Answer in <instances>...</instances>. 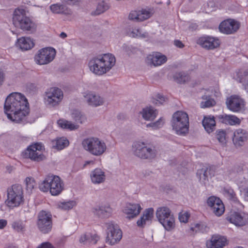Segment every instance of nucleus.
I'll return each mask as SVG.
<instances>
[{
  "mask_svg": "<svg viewBox=\"0 0 248 248\" xmlns=\"http://www.w3.org/2000/svg\"><path fill=\"white\" fill-rule=\"evenodd\" d=\"M82 95L88 105L94 107L100 106L104 103V98L93 91H87L82 93Z\"/></svg>",
  "mask_w": 248,
  "mask_h": 248,
  "instance_id": "16",
  "label": "nucleus"
},
{
  "mask_svg": "<svg viewBox=\"0 0 248 248\" xmlns=\"http://www.w3.org/2000/svg\"><path fill=\"white\" fill-rule=\"evenodd\" d=\"M172 214L170 209L167 206H159L155 211V216L159 222Z\"/></svg>",
  "mask_w": 248,
  "mask_h": 248,
  "instance_id": "29",
  "label": "nucleus"
},
{
  "mask_svg": "<svg viewBox=\"0 0 248 248\" xmlns=\"http://www.w3.org/2000/svg\"><path fill=\"white\" fill-rule=\"evenodd\" d=\"M228 220L236 226H242L248 222V219L243 213L231 212L227 217Z\"/></svg>",
  "mask_w": 248,
  "mask_h": 248,
  "instance_id": "20",
  "label": "nucleus"
},
{
  "mask_svg": "<svg viewBox=\"0 0 248 248\" xmlns=\"http://www.w3.org/2000/svg\"><path fill=\"white\" fill-rule=\"evenodd\" d=\"M222 119L223 123L232 125L239 124L241 122V119L232 115H223Z\"/></svg>",
  "mask_w": 248,
  "mask_h": 248,
  "instance_id": "41",
  "label": "nucleus"
},
{
  "mask_svg": "<svg viewBox=\"0 0 248 248\" xmlns=\"http://www.w3.org/2000/svg\"><path fill=\"white\" fill-rule=\"evenodd\" d=\"M64 183L61 178L53 174L47 175L39 186L41 191L49 192L54 196L60 195L64 190Z\"/></svg>",
  "mask_w": 248,
  "mask_h": 248,
  "instance_id": "3",
  "label": "nucleus"
},
{
  "mask_svg": "<svg viewBox=\"0 0 248 248\" xmlns=\"http://www.w3.org/2000/svg\"><path fill=\"white\" fill-rule=\"evenodd\" d=\"M240 186L241 187L242 189L244 190L246 195L248 197V183L247 184L246 188H243L242 187L243 186Z\"/></svg>",
  "mask_w": 248,
  "mask_h": 248,
  "instance_id": "58",
  "label": "nucleus"
},
{
  "mask_svg": "<svg viewBox=\"0 0 248 248\" xmlns=\"http://www.w3.org/2000/svg\"><path fill=\"white\" fill-rule=\"evenodd\" d=\"M198 41L202 47L207 49L215 48L219 46L220 43L217 38L210 36L202 37Z\"/></svg>",
  "mask_w": 248,
  "mask_h": 248,
  "instance_id": "19",
  "label": "nucleus"
},
{
  "mask_svg": "<svg viewBox=\"0 0 248 248\" xmlns=\"http://www.w3.org/2000/svg\"><path fill=\"white\" fill-rule=\"evenodd\" d=\"M90 178L91 182L94 184L103 183L106 179L105 171L101 168H97L91 171Z\"/></svg>",
  "mask_w": 248,
  "mask_h": 248,
  "instance_id": "23",
  "label": "nucleus"
},
{
  "mask_svg": "<svg viewBox=\"0 0 248 248\" xmlns=\"http://www.w3.org/2000/svg\"><path fill=\"white\" fill-rule=\"evenodd\" d=\"M37 225L39 230L43 233H47L51 229V215L44 211L38 215Z\"/></svg>",
  "mask_w": 248,
  "mask_h": 248,
  "instance_id": "14",
  "label": "nucleus"
},
{
  "mask_svg": "<svg viewBox=\"0 0 248 248\" xmlns=\"http://www.w3.org/2000/svg\"><path fill=\"white\" fill-rule=\"evenodd\" d=\"M148 144V141L146 140H139L135 141L132 145V151L135 155L139 157L138 151L141 153H146V150L147 145Z\"/></svg>",
  "mask_w": 248,
  "mask_h": 248,
  "instance_id": "35",
  "label": "nucleus"
},
{
  "mask_svg": "<svg viewBox=\"0 0 248 248\" xmlns=\"http://www.w3.org/2000/svg\"><path fill=\"white\" fill-rule=\"evenodd\" d=\"M4 76L3 71L0 69V85H1L4 81Z\"/></svg>",
  "mask_w": 248,
  "mask_h": 248,
  "instance_id": "57",
  "label": "nucleus"
},
{
  "mask_svg": "<svg viewBox=\"0 0 248 248\" xmlns=\"http://www.w3.org/2000/svg\"><path fill=\"white\" fill-rule=\"evenodd\" d=\"M216 136L218 141L221 143L224 144L226 142L227 137L225 131L223 130L217 131Z\"/></svg>",
  "mask_w": 248,
  "mask_h": 248,
  "instance_id": "50",
  "label": "nucleus"
},
{
  "mask_svg": "<svg viewBox=\"0 0 248 248\" xmlns=\"http://www.w3.org/2000/svg\"><path fill=\"white\" fill-rule=\"evenodd\" d=\"M24 201L22 186L18 184L12 186L8 190L7 199L5 201L7 206L12 209L17 207L23 203Z\"/></svg>",
  "mask_w": 248,
  "mask_h": 248,
  "instance_id": "6",
  "label": "nucleus"
},
{
  "mask_svg": "<svg viewBox=\"0 0 248 248\" xmlns=\"http://www.w3.org/2000/svg\"><path fill=\"white\" fill-rule=\"evenodd\" d=\"M12 227L14 231L17 232H23L25 230V225L22 220L14 221L12 224Z\"/></svg>",
  "mask_w": 248,
  "mask_h": 248,
  "instance_id": "46",
  "label": "nucleus"
},
{
  "mask_svg": "<svg viewBox=\"0 0 248 248\" xmlns=\"http://www.w3.org/2000/svg\"><path fill=\"white\" fill-rule=\"evenodd\" d=\"M167 61V58L162 53L153 52L147 55L145 58L146 63L150 66L157 67L164 64Z\"/></svg>",
  "mask_w": 248,
  "mask_h": 248,
  "instance_id": "15",
  "label": "nucleus"
},
{
  "mask_svg": "<svg viewBox=\"0 0 248 248\" xmlns=\"http://www.w3.org/2000/svg\"><path fill=\"white\" fill-rule=\"evenodd\" d=\"M13 22L15 26L20 27L21 29L26 31H33L36 25L31 19L26 16L24 9L17 8L13 14Z\"/></svg>",
  "mask_w": 248,
  "mask_h": 248,
  "instance_id": "7",
  "label": "nucleus"
},
{
  "mask_svg": "<svg viewBox=\"0 0 248 248\" xmlns=\"http://www.w3.org/2000/svg\"><path fill=\"white\" fill-rule=\"evenodd\" d=\"M152 15L153 13L150 9H137L129 13L128 19L136 22H141L149 19Z\"/></svg>",
  "mask_w": 248,
  "mask_h": 248,
  "instance_id": "17",
  "label": "nucleus"
},
{
  "mask_svg": "<svg viewBox=\"0 0 248 248\" xmlns=\"http://www.w3.org/2000/svg\"><path fill=\"white\" fill-rule=\"evenodd\" d=\"M164 119L162 118L159 119L157 121L147 125L148 127H151L153 129H157L162 127L164 124Z\"/></svg>",
  "mask_w": 248,
  "mask_h": 248,
  "instance_id": "48",
  "label": "nucleus"
},
{
  "mask_svg": "<svg viewBox=\"0 0 248 248\" xmlns=\"http://www.w3.org/2000/svg\"><path fill=\"white\" fill-rule=\"evenodd\" d=\"M243 85H244L245 89L246 90H248V82L245 84H244Z\"/></svg>",
  "mask_w": 248,
  "mask_h": 248,
  "instance_id": "61",
  "label": "nucleus"
},
{
  "mask_svg": "<svg viewBox=\"0 0 248 248\" xmlns=\"http://www.w3.org/2000/svg\"><path fill=\"white\" fill-rule=\"evenodd\" d=\"M209 92V90H205L204 94L201 97V101L200 104L201 108H210L216 105L215 100L211 97Z\"/></svg>",
  "mask_w": 248,
  "mask_h": 248,
  "instance_id": "30",
  "label": "nucleus"
},
{
  "mask_svg": "<svg viewBox=\"0 0 248 248\" xmlns=\"http://www.w3.org/2000/svg\"><path fill=\"white\" fill-rule=\"evenodd\" d=\"M116 59L113 55L106 53L93 58L89 62L90 71L95 75L101 76L109 72L115 65Z\"/></svg>",
  "mask_w": 248,
  "mask_h": 248,
  "instance_id": "2",
  "label": "nucleus"
},
{
  "mask_svg": "<svg viewBox=\"0 0 248 248\" xmlns=\"http://www.w3.org/2000/svg\"><path fill=\"white\" fill-rule=\"evenodd\" d=\"M24 182L26 185L27 192L29 194L32 193L36 186V183L34 179L31 177H28L25 179Z\"/></svg>",
  "mask_w": 248,
  "mask_h": 248,
  "instance_id": "43",
  "label": "nucleus"
},
{
  "mask_svg": "<svg viewBox=\"0 0 248 248\" xmlns=\"http://www.w3.org/2000/svg\"><path fill=\"white\" fill-rule=\"evenodd\" d=\"M243 248V247H240V246H239V247H236V248Z\"/></svg>",
  "mask_w": 248,
  "mask_h": 248,
  "instance_id": "62",
  "label": "nucleus"
},
{
  "mask_svg": "<svg viewBox=\"0 0 248 248\" xmlns=\"http://www.w3.org/2000/svg\"><path fill=\"white\" fill-rule=\"evenodd\" d=\"M89 234L88 242L93 244L96 243L99 239L98 236L95 233L93 234L89 233Z\"/></svg>",
  "mask_w": 248,
  "mask_h": 248,
  "instance_id": "52",
  "label": "nucleus"
},
{
  "mask_svg": "<svg viewBox=\"0 0 248 248\" xmlns=\"http://www.w3.org/2000/svg\"><path fill=\"white\" fill-rule=\"evenodd\" d=\"M128 34L130 36L136 38H143L148 36V33L146 31L138 27L129 30Z\"/></svg>",
  "mask_w": 248,
  "mask_h": 248,
  "instance_id": "39",
  "label": "nucleus"
},
{
  "mask_svg": "<svg viewBox=\"0 0 248 248\" xmlns=\"http://www.w3.org/2000/svg\"><path fill=\"white\" fill-rule=\"evenodd\" d=\"M89 237V233L81 235L79 241L80 243H85L88 242V238Z\"/></svg>",
  "mask_w": 248,
  "mask_h": 248,
  "instance_id": "54",
  "label": "nucleus"
},
{
  "mask_svg": "<svg viewBox=\"0 0 248 248\" xmlns=\"http://www.w3.org/2000/svg\"><path fill=\"white\" fill-rule=\"evenodd\" d=\"M45 146L41 142L32 143L22 152L23 157L32 161L40 162L46 158L44 155Z\"/></svg>",
  "mask_w": 248,
  "mask_h": 248,
  "instance_id": "8",
  "label": "nucleus"
},
{
  "mask_svg": "<svg viewBox=\"0 0 248 248\" xmlns=\"http://www.w3.org/2000/svg\"><path fill=\"white\" fill-rule=\"evenodd\" d=\"M71 118L75 122V124H82L85 120V117L78 110H72L70 113Z\"/></svg>",
  "mask_w": 248,
  "mask_h": 248,
  "instance_id": "45",
  "label": "nucleus"
},
{
  "mask_svg": "<svg viewBox=\"0 0 248 248\" xmlns=\"http://www.w3.org/2000/svg\"><path fill=\"white\" fill-rule=\"evenodd\" d=\"M240 27V23L237 20L229 18L221 22L219 26V31L226 34L236 32Z\"/></svg>",
  "mask_w": 248,
  "mask_h": 248,
  "instance_id": "13",
  "label": "nucleus"
},
{
  "mask_svg": "<svg viewBox=\"0 0 248 248\" xmlns=\"http://www.w3.org/2000/svg\"><path fill=\"white\" fill-rule=\"evenodd\" d=\"M51 144L52 148L57 150H61L67 147L69 142L66 138L61 137L52 140Z\"/></svg>",
  "mask_w": 248,
  "mask_h": 248,
  "instance_id": "34",
  "label": "nucleus"
},
{
  "mask_svg": "<svg viewBox=\"0 0 248 248\" xmlns=\"http://www.w3.org/2000/svg\"><path fill=\"white\" fill-rule=\"evenodd\" d=\"M77 202L74 200L60 201L56 202L55 207L60 210L68 211L72 209L77 205Z\"/></svg>",
  "mask_w": 248,
  "mask_h": 248,
  "instance_id": "32",
  "label": "nucleus"
},
{
  "mask_svg": "<svg viewBox=\"0 0 248 248\" xmlns=\"http://www.w3.org/2000/svg\"><path fill=\"white\" fill-rule=\"evenodd\" d=\"M57 124L58 126L62 129L70 131L76 130L79 127L78 124L72 123L64 119H60L58 120Z\"/></svg>",
  "mask_w": 248,
  "mask_h": 248,
  "instance_id": "37",
  "label": "nucleus"
},
{
  "mask_svg": "<svg viewBox=\"0 0 248 248\" xmlns=\"http://www.w3.org/2000/svg\"><path fill=\"white\" fill-rule=\"evenodd\" d=\"M56 55V50L51 47L42 48L35 53L34 61L39 65H46L51 62Z\"/></svg>",
  "mask_w": 248,
  "mask_h": 248,
  "instance_id": "9",
  "label": "nucleus"
},
{
  "mask_svg": "<svg viewBox=\"0 0 248 248\" xmlns=\"http://www.w3.org/2000/svg\"><path fill=\"white\" fill-rule=\"evenodd\" d=\"M207 204L217 216L219 217L224 212L225 208L223 202L217 197H209L207 200Z\"/></svg>",
  "mask_w": 248,
  "mask_h": 248,
  "instance_id": "18",
  "label": "nucleus"
},
{
  "mask_svg": "<svg viewBox=\"0 0 248 248\" xmlns=\"http://www.w3.org/2000/svg\"><path fill=\"white\" fill-rule=\"evenodd\" d=\"M7 224V221L5 219H0V229H4Z\"/></svg>",
  "mask_w": 248,
  "mask_h": 248,
  "instance_id": "55",
  "label": "nucleus"
},
{
  "mask_svg": "<svg viewBox=\"0 0 248 248\" xmlns=\"http://www.w3.org/2000/svg\"><path fill=\"white\" fill-rule=\"evenodd\" d=\"M49 9L52 13L55 14H66L65 6L60 3H55L51 5Z\"/></svg>",
  "mask_w": 248,
  "mask_h": 248,
  "instance_id": "44",
  "label": "nucleus"
},
{
  "mask_svg": "<svg viewBox=\"0 0 248 248\" xmlns=\"http://www.w3.org/2000/svg\"><path fill=\"white\" fill-rule=\"evenodd\" d=\"M248 140V132L245 130L238 129L233 133V141L235 144L242 145Z\"/></svg>",
  "mask_w": 248,
  "mask_h": 248,
  "instance_id": "27",
  "label": "nucleus"
},
{
  "mask_svg": "<svg viewBox=\"0 0 248 248\" xmlns=\"http://www.w3.org/2000/svg\"><path fill=\"white\" fill-rule=\"evenodd\" d=\"M174 43L175 46L179 48H182L184 46L183 43L179 40H175Z\"/></svg>",
  "mask_w": 248,
  "mask_h": 248,
  "instance_id": "56",
  "label": "nucleus"
},
{
  "mask_svg": "<svg viewBox=\"0 0 248 248\" xmlns=\"http://www.w3.org/2000/svg\"><path fill=\"white\" fill-rule=\"evenodd\" d=\"M226 105L230 110L237 112L239 111L244 106V101L237 96H232L227 99Z\"/></svg>",
  "mask_w": 248,
  "mask_h": 248,
  "instance_id": "22",
  "label": "nucleus"
},
{
  "mask_svg": "<svg viewBox=\"0 0 248 248\" xmlns=\"http://www.w3.org/2000/svg\"><path fill=\"white\" fill-rule=\"evenodd\" d=\"M140 113L142 118L146 121H153L157 116V111L156 109L151 106H147L142 108Z\"/></svg>",
  "mask_w": 248,
  "mask_h": 248,
  "instance_id": "28",
  "label": "nucleus"
},
{
  "mask_svg": "<svg viewBox=\"0 0 248 248\" xmlns=\"http://www.w3.org/2000/svg\"><path fill=\"white\" fill-rule=\"evenodd\" d=\"M210 169H207L205 170L202 169L198 170L197 172V176L199 179L200 183L207 186L209 184V175L210 174Z\"/></svg>",
  "mask_w": 248,
  "mask_h": 248,
  "instance_id": "36",
  "label": "nucleus"
},
{
  "mask_svg": "<svg viewBox=\"0 0 248 248\" xmlns=\"http://www.w3.org/2000/svg\"><path fill=\"white\" fill-rule=\"evenodd\" d=\"M166 101V98L161 94H155L152 99L153 103L156 105H160L163 104Z\"/></svg>",
  "mask_w": 248,
  "mask_h": 248,
  "instance_id": "47",
  "label": "nucleus"
},
{
  "mask_svg": "<svg viewBox=\"0 0 248 248\" xmlns=\"http://www.w3.org/2000/svg\"><path fill=\"white\" fill-rule=\"evenodd\" d=\"M108 9V5L104 1L100 2L96 8V13L97 14H100Z\"/></svg>",
  "mask_w": 248,
  "mask_h": 248,
  "instance_id": "51",
  "label": "nucleus"
},
{
  "mask_svg": "<svg viewBox=\"0 0 248 248\" xmlns=\"http://www.w3.org/2000/svg\"><path fill=\"white\" fill-rule=\"evenodd\" d=\"M112 212V209L108 203L102 204L93 209L94 214L101 218L109 217L111 216Z\"/></svg>",
  "mask_w": 248,
  "mask_h": 248,
  "instance_id": "21",
  "label": "nucleus"
},
{
  "mask_svg": "<svg viewBox=\"0 0 248 248\" xmlns=\"http://www.w3.org/2000/svg\"><path fill=\"white\" fill-rule=\"evenodd\" d=\"M154 210L153 208L146 209L142 216L137 220V224L139 227H143L145 225L151 222L154 217Z\"/></svg>",
  "mask_w": 248,
  "mask_h": 248,
  "instance_id": "24",
  "label": "nucleus"
},
{
  "mask_svg": "<svg viewBox=\"0 0 248 248\" xmlns=\"http://www.w3.org/2000/svg\"><path fill=\"white\" fill-rule=\"evenodd\" d=\"M63 98V93L62 90L58 88L53 87L45 92L44 100L47 105L55 107L61 103Z\"/></svg>",
  "mask_w": 248,
  "mask_h": 248,
  "instance_id": "10",
  "label": "nucleus"
},
{
  "mask_svg": "<svg viewBox=\"0 0 248 248\" xmlns=\"http://www.w3.org/2000/svg\"><path fill=\"white\" fill-rule=\"evenodd\" d=\"M16 45L22 50L25 51L31 49L34 46V43L30 37H22L17 39Z\"/></svg>",
  "mask_w": 248,
  "mask_h": 248,
  "instance_id": "25",
  "label": "nucleus"
},
{
  "mask_svg": "<svg viewBox=\"0 0 248 248\" xmlns=\"http://www.w3.org/2000/svg\"><path fill=\"white\" fill-rule=\"evenodd\" d=\"M207 90H209V93L211 92L212 93L214 94V96L216 97H219L220 95V93L219 92V90L217 87H216L214 90V91H213L212 89H208Z\"/></svg>",
  "mask_w": 248,
  "mask_h": 248,
  "instance_id": "53",
  "label": "nucleus"
},
{
  "mask_svg": "<svg viewBox=\"0 0 248 248\" xmlns=\"http://www.w3.org/2000/svg\"><path fill=\"white\" fill-rule=\"evenodd\" d=\"M4 108L8 119L16 123L26 122L30 112L27 98L17 92L12 93L7 97Z\"/></svg>",
  "mask_w": 248,
  "mask_h": 248,
  "instance_id": "1",
  "label": "nucleus"
},
{
  "mask_svg": "<svg viewBox=\"0 0 248 248\" xmlns=\"http://www.w3.org/2000/svg\"><path fill=\"white\" fill-rule=\"evenodd\" d=\"M93 161H86L85 162L84 166H86L87 165L90 164H93Z\"/></svg>",
  "mask_w": 248,
  "mask_h": 248,
  "instance_id": "60",
  "label": "nucleus"
},
{
  "mask_svg": "<svg viewBox=\"0 0 248 248\" xmlns=\"http://www.w3.org/2000/svg\"><path fill=\"white\" fill-rule=\"evenodd\" d=\"M227 244V239L220 235H214L207 243L209 248H222Z\"/></svg>",
  "mask_w": 248,
  "mask_h": 248,
  "instance_id": "26",
  "label": "nucleus"
},
{
  "mask_svg": "<svg viewBox=\"0 0 248 248\" xmlns=\"http://www.w3.org/2000/svg\"><path fill=\"white\" fill-rule=\"evenodd\" d=\"M83 149L95 156H101L107 151L106 142L102 139L90 137L84 139L82 142Z\"/></svg>",
  "mask_w": 248,
  "mask_h": 248,
  "instance_id": "5",
  "label": "nucleus"
},
{
  "mask_svg": "<svg viewBox=\"0 0 248 248\" xmlns=\"http://www.w3.org/2000/svg\"><path fill=\"white\" fill-rule=\"evenodd\" d=\"M171 126L177 135L185 136L189 132V121L188 114L183 111H177L173 114Z\"/></svg>",
  "mask_w": 248,
  "mask_h": 248,
  "instance_id": "4",
  "label": "nucleus"
},
{
  "mask_svg": "<svg viewBox=\"0 0 248 248\" xmlns=\"http://www.w3.org/2000/svg\"><path fill=\"white\" fill-rule=\"evenodd\" d=\"M59 36L61 38L64 39L67 37V34L65 32H62L60 33Z\"/></svg>",
  "mask_w": 248,
  "mask_h": 248,
  "instance_id": "59",
  "label": "nucleus"
},
{
  "mask_svg": "<svg viewBox=\"0 0 248 248\" xmlns=\"http://www.w3.org/2000/svg\"><path fill=\"white\" fill-rule=\"evenodd\" d=\"M107 236V242L110 245H114L118 243L122 237V232L119 227L111 222L106 224Z\"/></svg>",
  "mask_w": 248,
  "mask_h": 248,
  "instance_id": "11",
  "label": "nucleus"
},
{
  "mask_svg": "<svg viewBox=\"0 0 248 248\" xmlns=\"http://www.w3.org/2000/svg\"><path fill=\"white\" fill-rule=\"evenodd\" d=\"M165 231L171 232L176 227V219L173 214L159 222Z\"/></svg>",
  "mask_w": 248,
  "mask_h": 248,
  "instance_id": "31",
  "label": "nucleus"
},
{
  "mask_svg": "<svg viewBox=\"0 0 248 248\" xmlns=\"http://www.w3.org/2000/svg\"><path fill=\"white\" fill-rule=\"evenodd\" d=\"M173 78L175 81L179 84H184L187 82L190 79L189 76L184 72L175 73L173 75Z\"/></svg>",
  "mask_w": 248,
  "mask_h": 248,
  "instance_id": "40",
  "label": "nucleus"
},
{
  "mask_svg": "<svg viewBox=\"0 0 248 248\" xmlns=\"http://www.w3.org/2000/svg\"><path fill=\"white\" fill-rule=\"evenodd\" d=\"M233 78L239 82H243L245 79L248 77V70H239L236 71L232 75Z\"/></svg>",
  "mask_w": 248,
  "mask_h": 248,
  "instance_id": "42",
  "label": "nucleus"
},
{
  "mask_svg": "<svg viewBox=\"0 0 248 248\" xmlns=\"http://www.w3.org/2000/svg\"><path fill=\"white\" fill-rule=\"evenodd\" d=\"M202 125L208 133L214 131L216 126V122L213 116H207L204 117L202 122Z\"/></svg>",
  "mask_w": 248,
  "mask_h": 248,
  "instance_id": "33",
  "label": "nucleus"
},
{
  "mask_svg": "<svg viewBox=\"0 0 248 248\" xmlns=\"http://www.w3.org/2000/svg\"><path fill=\"white\" fill-rule=\"evenodd\" d=\"M142 208L138 202H127L122 208L125 217L129 220L136 218L140 213Z\"/></svg>",
  "mask_w": 248,
  "mask_h": 248,
  "instance_id": "12",
  "label": "nucleus"
},
{
  "mask_svg": "<svg viewBox=\"0 0 248 248\" xmlns=\"http://www.w3.org/2000/svg\"><path fill=\"white\" fill-rule=\"evenodd\" d=\"M146 153H141L138 151L139 157L143 159H151L155 157L156 151L154 147L147 146Z\"/></svg>",
  "mask_w": 248,
  "mask_h": 248,
  "instance_id": "38",
  "label": "nucleus"
},
{
  "mask_svg": "<svg viewBox=\"0 0 248 248\" xmlns=\"http://www.w3.org/2000/svg\"><path fill=\"white\" fill-rule=\"evenodd\" d=\"M190 214L187 211H182L179 213L178 219L180 222L186 223L188 222Z\"/></svg>",
  "mask_w": 248,
  "mask_h": 248,
  "instance_id": "49",
  "label": "nucleus"
}]
</instances>
